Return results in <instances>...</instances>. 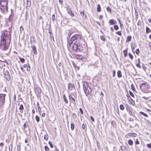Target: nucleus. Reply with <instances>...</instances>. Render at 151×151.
Listing matches in <instances>:
<instances>
[{"mask_svg":"<svg viewBox=\"0 0 151 151\" xmlns=\"http://www.w3.org/2000/svg\"><path fill=\"white\" fill-rule=\"evenodd\" d=\"M81 39V36L78 34H75L72 36L71 38L69 41V44L70 46H71V45L73 43V45L77 44L80 43V40Z\"/></svg>","mask_w":151,"mask_h":151,"instance_id":"f257e3e1","label":"nucleus"},{"mask_svg":"<svg viewBox=\"0 0 151 151\" xmlns=\"http://www.w3.org/2000/svg\"><path fill=\"white\" fill-rule=\"evenodd\" d=\"M8 2L6 1L0 0V10L2 13L8 12Z\"/></svg>","mask_w":151,"mask_h":151,"instance_id":"f03ea898","label":"nucleus"},{"mask_svg":"<svg viewBox=\"0 0 151 151\" xmlns=\"http://www.w3.org/2000/svg\"><path fill=\"white\" fill-rule=\"evenodd\" d=\"M83 88L84 93L86 96L91 94L92 89L88 86L87 82H83Z\"/></svg>","mask_w":151,"mask_h":151,"instance_id":"7ed1b4c3","label":"nucleus"},{"mask_svg":"<svg viewBox=\"0 0 151 151\" xmlns=\"http://www.w3.org/2000/svg\"><path fill=\"white\" fill-rule=\"evenodd\" d=\"M143 86H145L144 87V93H148L151 91V87L149 84L142 83L140 86V89H141L142 87Z\"/></svg>","mask_w":151,"mask_h":151,"instance_id":"20e7f679","label":"nucleus"},{"mask_svg":"<svg viewBox=\"0 0 151 151\" xmlns=\"http://www.w3.org/2000/svg\"><path fill=\"white\" fill-rule=\"evenodd\" d=\"M0 49L4 51H5L8 49V47L6 45V40L1 38L0 40Z\"/></svg>","mask_w":151,"mask_h":151,"instance_id":"39448f33","label":"nucleus"},{"mask_svg":"<svg viewBox=\"0 0 151 151\" xmlns=\"http://www.w3.org/2000/svg\"><path fill=\"white\" fill-rule=\"evenodd\" d=\"M79 45V43L77 44H75V45H72L73 50L77 52H80L83 49V47Z\"/></svg>","mask_w":151,"mask_h":151,"instance_id":"423d86ee","label":"nucleus"},{"mask_svg":"<svg viewBox=\"0 0 151 151\" xmlns=\"http://www.w3.org/2000/svg\"><path fill=\"white\" fill-rule=\"evenodd\" d=\"M6 95L0 93V108L2 107L5 102V97Z\"/></svg>","mask_w":151,"mask_h":151,"instance_id":"0eeeda50","label":"nucleus"},{"mask_svg":"<svg viewBox=\"0 0 151 151\" xmlns=\"http://www.w3.org/2000/svg\"><path fill=\"white\" fill-rule=\"evenodd\" d=\"M10 35V32L9 31H5L1 37V38L6 39V37H9Z\"/></svg>","mask_w":151,"mask_h":151,"instance_id":"6e6552de","label":"nucleus"},{"mask_svg":"<svg viewBox=\"0 0 151 151\" xmlns=\"http://www.w3.org/2000/svg\"><path fill=\"white\" fill-rule=\"evenodd\" d=\"M4 74L5 77L6 79L8 81H9L10 79V77L9 75V72L8 71L6 70V71L4 72Z\"/></svg>","mask_w":151,"mask_h":151,"instance_id":"1a4fd4ad","label":"nucleus"},{"mask_svg":"<svg viewBox=\"0 0 151 151\" xmlns=\"http://www.w3.org/2000/svg\"><path fill=\"white\" fill-rule=\"evenodd\" d=\"M35 90L36 94H39L41 93V90L39 88H35Z\"/></svg>","mask_w":151,"mask_h":151,"instance_id":"9d476101","label":"nucleus"},{"mask_svg":"<svg viewBox=\"0 0 151 151\" xmlns=\"http://www.w3.org/2000/svg\"><path fill=\"white\" fill-rule=\"evenodd\" d=\"M116 22L113 19H111L109 21V23L111 25L115 24H116Z\"/></svg>","mask_w":151,"mask_h":151,"instance_id":"9b49d317","label":"nucleus"},{"mask_svg":"<svg viewBox=\"0 0 151 151\" xmlns=\"http://www.w3.org/2000/svg\"><path fill=\"white\" fill-rule=\"evenodd\" d=\"M68 13L72 17L74 16V14L70 9H67Z\"/></svg>","mask_w":151,"mask_h":151,"instance_id":"f8f14e48","label":"nucleus"},{"mask_svg":"<svg viewBox=\"0 0 151 151\" xmlns=\"http://www.w3.org/2000/svg\"><path fill=\"white\" fill-rule=\"evenodd\" d=\"M68 88L70 90H72L74 88L73 85L70 83L68 85Z\"/></svg>","mask_w":151,"mask_h":151,"instance_id":"ddd939ff","label":"nucleus"},{"mask_svg":"<svg viewBox=\"0 0 151 151\" xmlns=\"http://www.w3.org/2000/svg\"><path fill=\"white\" fill-rule=\"evenodd\" d=\"M37 107L38 111H39V113L40 114V113L41 112V108H40V106L39 103L38 102H37Z\"/></svg>","mask_w":151,"mask_h":151,"instance_id":"4468645a","label":"nucleus"},{"mask_svg":"<svg viewBox=\"0 0 151 151\" xmlns=\"http://www.w3.org/2000/svg\"><path fill=\"white\" fill-rule=\"evenodd\" d=\"M75 57H76V58H77V59H79V60L82 59L83 58L82 56L81 55H76Z\"/></svg>","mask_w":151,"mask_h":151,"instance_id":"2eb2a0df","label":"nucleus"},{"mask_svg":"<svg viewBox=\"0 0 151 151\" xmlns=\"http://www.w3.org/2000/svg\"><path fill=\"white\" fill-rule=\"evenodd\" d=\"M118 77L119 78H120L122 76V75L121 71L120 70H118L117 73Z\"/></svg>","mask_w":151,"mask_h":151,"instance_id":"dca6fc26","label":"nucleus"},{"mask_svg":"<svg viewBox=\"0 0 151 151\" xmlns=\"http://www.w3.org/2000/svg\"><path fill=\"white\" fill-rule=\"evenodd\" d=\"M127 50L128 49L127 48L125 50L123 51V53L125 57H126L127 55Z\"/></svg>","mask_w":151,"mask_h":151,"instance_id":"f3484780","label":"nucleus"},{"mask_svg":"<svg viewBox=\"0 0 151 151\" xmlns=\"http://www.w3.org/2000/svg\"><path fill=\"white\" fill-rule=\"evenodd\" d=\"M81 15L85 19L87 18L86 15L84 14L83 12H82L80 13Z\"/></svg>","mask_w":151,"mask_h":151,"instance_id":"a211bd4d","label":"nucleus"},{"mask_svg":"<svg viewBox=\"0 0 151 151\" xmlns=\"http://www.w3.org/2000/svg\"><path fill=\"white\" fill-rule=\"evenodd\" d=\"M132 39V37L131 36H128L127 37L126 40V42H129L131 41Z\"/></svg>","mask_w":151,"mask_h":151,"instance_id":"6ab92c4d","label":"nucleus"},{"mask_svg":"<svg viewBox=\"0 0 151 151\" xmlns=\"http://www.w3.org/2000/svg\"><path fill=\"white\" fill-rule=\"evenodd\" d=\"M139 113L146 117H148V115L146 114L143 112L140 111L139 112Z\"/></svg>","mask_w":151,"mask_h":151,"instance_id":"aec40b11","label":"nucleus"},{"mask_svg":"<svg viewBox=\"0 0 151 151\" xmlns=\"http://www.w3.org/2000/svg\"><path fill=\"white\" fill-rule=\"evenodd\" d=\"M97 11L99 12L101 11V6L99 4L97 5Z\"/></svg>","mask_w":151,"mask_h":151,"instance_id":"412c9836","label":"nucleus"},{"mask_svg":"<svg viewBox=\"0 0 151 151\" xmlns=\"http://www.w3.org/2000/svg\"><path fill=\"white\" fill-rule=\"evenodd\" d=\"M107 11L110 14L111 13V9L109 7H107L106 8Z\"/></svg>","mask_w":151,"mask_h":151,"instance_id":"4be33fe9","label":"nucleus"},{"mask_svg":"<svg viewBox=\"0 0 151 151\" xmlns=\"http://www.w3.org/2000/svg\"><path fill=\"white\" fill-rule=\"evenodd\" d=\"M128 143L130 145H131L133 144V142L132 140H129L128 141Z\"/></svg>","mask_w":151,"mask_h":151,"instance_id":"5701e85b","label":"nucleus"},{"mask_svg":"<svg viewBox=\"0 0 151 151\" xmlns=\"http://www.w3.org/2000/svg\"><path fill=\"white\" fill-rule=\"evenodd\" d=\"M150 32V29L147 27H146V32L147 33H149Z\"/></svg>","mask_w":151,"mask_h":151,"instance_id":"b1692460","label":"nucleus"},{"mask_svg":"<svg viewBox=\"0 0 151 151\" xmlns=\"http://www.w3.org/2000/svg\"><path fill=\"white\" fill-rule=\"evenodd\" d=\"M63 98L64 101L67 104L68 103V101L65 95L63 96Z\"/></svg>","mask_w":151,"mask_h":151,"instance_id":"393cba45","label":"nucleus"},{"mask_svg":"<svg viewBox=\"0 0 151 151\" xmlns=\"http://www.w3.org/2000/svg\"><path fill=\"white\" fill-rule=\"evenodd\" d=\"M70 126H71L70 128H71V130H73L74 129V124L73 123H72L71 124Z\"/></svg>","mask_w":151,"mask_h":151,"instance_id":"a878e982","label":"nucleus"},{"mask_svg":"<svg viewBox=\"0 0 151 151\" xmlns=\"http://www.w3.org/2000/svg\"><path fill=\"white\" fill-rule=\"evenodd\" d=\"M19 59L20 61L22 63H24L25 61V60L24 58H21V57H19Z\"/></svg>","mask_w":151,"mask_h":151,"instance_id":"bb28decb","label":"nucleus"},{"mask_svg":"<svg viewBox=\"0 0 151 151\" xmlns=\"http://www.w3.org/2000/svg\"><path fill=\"white\" fill-rule=\"evenodd\" d=\"M35 119L37 122H38L40 121V118L38 116H36Z\"/></svg>","mask_w":151,"mask_h":151,"instance_id":"cd10ccee","label":"nucleus"},{"mask_svg":"<svg viewBox=\"0 0 151 151\" xmlns=\"http://www.w3.org/2000/svg\"><path fill=\"white\" fill-rule=\"evenodd\" d=\"M120 108L121 110H123L124 109V107L123 105L121 104L120 106Z\"/></svg>","mask_w":151,"mask_h":151,"instance_id":"c85d7f7f","label":"nucleus"},{"mask_svg":"<svg viewBox=\"0 0 151 151\" xmlns=\"http://www.w3.org/2000/svg\"><path fill=\"white\" fill-rule=\"evenodd\" d=\"M114 27L115 30H117L119 29V27L117 25H114Z\"/></svg>","mask_w":151,"mask_h":151,"instance_id":"c756f323","label":"nucleus"},{"mask_svg":"<svg viewBox=\"0 0 151 151\" xmlns=\"http://www.w3.org/2000/svg\"><path fill=\"white\" fill-rule=\"evenodd\" d=\"M48 137L47 135V134H45L44 135V139L46 140H48Z\"/></svg>","mask_w":151,"mask_h":151,"instance_id":"7c9ffc66","label":"nucleus"},{"mask_svg":"<svg viewBox=\"0 0 151 151\" xmlns=\"http://www.w3.org/2000/svg\"><path fill=\"white\" fill-rule=\"evenodd\" d=\"M70 102L73 103L74 104L75 103V100L73 98L71 99L70 100Z\"/></svg>","mask_w":151,"mask_h":151,"instance_id":"2f4dec72","label":"nucleus"},{"mask_svg":"<svg viewBox=\"0 0 151 151\" xmlns=\"http://www.w3.org/2000/svg\"><path fill=\"white\" fill-rule=\"evenodd\" d=\"M131 87L132 89V90H133L134 91L135 90L134 86L133 84H132L131 85Z\"/></svg>","mask_w":151,"mask_h":151,"instance_id":"473e14b6","label":"nucleus"},{"mask_svg":"<svg viewBox=\"0 0 151 151\" xmlns=\"http://www.w3.org/2000/svg\"><path fill=\"white\" fill-rule=\"evenodd\" d=\"M128 55H129V57L132 60L133 59V57L132 56V55L130 53H129Z\"/></svg>","mask_w":151,"mask_h":151,"instance_id":"72a5a7b5","label":"nucleus"},{"mask_svg":"<svg viewBox=\"0 0 151 151\" xmlns=\"http://www.w3.org/2000/svg\"><path fill=\"white\" fill-rule=\"evenodd\" d=\"M31 47L33 51L35 50H36V47L35 45H32Z\"/></svg>","mask_w":151,"mask_h":151,"instance_id":"f704fd0d","label":"nucleus"},{"mask_svg":"<svg viewBox=\"0 0 151 151\" xmlns=\"http://www.w3.org/2000/svg\"><path fill=\"white\" fill-rule=\"evenodd\" d=\"M19 109H20V110H22L23 109H24V107H23V105L21 104L20 105V106L19 108Z\"/></svg>","mask_w":151,"mask_h":151,"instance_id":"c9c22d12","label":"nucleus"},{"mask_svg":"<svg viewBox=\"0 0 151 151\" xmlns=\"http://www.w3.org/2000/svg\"><path fill=\"white\" fill-rule=\"evenodd\" d=\"M129 93L130 94V95L132 96V97H134V95L133 93L131 91H129Z\"/></svg>","mask_w":151,"mask_h":151,"instance_id":"e433bc0d","label":"nucleus"},{"mask_svg":"<svg viewBox=\"0 0 151 151\" xmlns=\"http://www.w3.org/2000/svg\"><path fill=\"white\" fill-rule=\"evenodd\" d=\"M139 49H137L135 51V52L137 54H138L139 53Z\"/></svg>","mask_w":151,"mask_h":151,"instance_id":"4c0bfd02","label":"nucleus"},{"mask_svg":"<svg viewBox=\"0 0 151 151\" xmlns=\"http://www.w3.org/2000/svg\"><path fill=\"white\" fill-rule=\"evenodd\" d=\"M100 37V38H101V39L103 41H104L105 40V38H104V37L103 36H101Z\"/></svg>","mask_w":151,"mask_h":151,"instance_id":"58836bf2","label":"nucleus"},{"mask_svg":"<svg viewBox=\"0 0 151 151\" xmlns=\"http://www.w3.org/2000/svg\"><path fill=\"white\" fill-rule=\"evenodd\" d=\"M48 143H49V145H50L51 148H52L53 147V146L52 145V143H51V142H48Z\"/></svg>","mask_w":151,"mask_h":151,"instance_id":"ea45409f","label":"nucleus"},{"mask_svg":"<svg viewBox=\"0 0 151 151\" xmlns=\"http://www.w3.org/2000/svg\"><path fill=\"white\" fill-rule=\"evenodd\" d=\"M58 65L60 67V68H59V69L60 70L61 68H62V65L61 63H60L59 64H58Z\"/></svg>","mask_w":151,"mask_h":151,"instance_id":"a19ab883","label":"nucleus"},{"mask_svg":"<svg viewBox=\"0 0 151 151\" xmlns=\"http://www.w3.org/2000/svg\"><path fill=\"white\" fill-rule=\"evenodd\" d=\"M27 67V70L28 71H29L30 70V67L29 64H28V65Z\"/></svg>","mask_w":151,"mask_h":151,"instance_id":"79ce46f5","label":"nucleus"},{"mask_svg":"<svg viewBox=\"0 0 151 151\" xmlns=\"http://www.w3.org/2000/svg\"><path fill=\"white\" fill-rule=\"evenodd\" d=\"M112 72H113V76H112L113 77H114L115 76V73H116L115 71V70H113V71H112Z\"/></svg>","mask_w":151,"mask_h":151,"instance_id":"37998d69","label":"nucleus"},{"mask_svg":"<svg viewBox=\"0 0 151 151\" xmlns=\"http://www.w3.org/2000/svg\"><path fill=\"white\" fill-rule=\"evenodd\" d=\"M45 151H49V148L47 146H45Z\"/></svg>","mask_w":151,"mask_h":151,"instance_id":"c03bdc74","label":"nucleus"},{"mask_svg":"<svg viewBox=\"0 0 151 151\" xmlns=\"http://www.w3.org/2000/svg\"><path fill=\"white\" fill-rule=\"evenodd\" d=\"M147 146L148 148H151V143L147 144Z\"/></svg>","mask_w":151,"mask_h":151,"instance_id":"a18cd8bd","label":"nucleus"},{"mask_svg":"<svg viewBox=\"0 0 151 151\" xmlns=\"http://www.w3.org/2000/svg\"><path fill=\"white\" fill-rule=\"evenodd\" d=\"M116 33L119 35H121V32L120 31H117L116 32Z\"/></svg>","mask_w":151,"mask_h":151,"instance_id":"49530a36","label":"nucleus"},{"mask_svg":"<svg viewBox=\"0 0 151 151\" xmlns=\"http://www.w3.org/2000/svg\"><path fill=\"white\" fill-rule=\"evenodd\" d=\"M135 144H139V142L138 140V139H136V141L135 142Z\"/></svg>","mask_w":151,"mask_h":151,"instance_id":"de8ad7c7","label":"nucleus"},{"mask_svg":"<svg viewBox=\"0 0 151 151\" xmlns=\"http://www.w3.org/2000/svg\"><path fill=\"white\" fill-rule=\"evenodd\" d=\"M135 134V135H136V134H135V133H129L128 134V135H129V136H130L131 135L132 136L133 134Z\"/></svg>","mask_w":151,"mask_h":151,"instance_id":"09e8293b","label":"nucleus"},{"mask_svg":"<svg viewBox=\"0 0 151 151\" xmlns=\"http://www.w3.org/2000/svg\"><path fill=\"white\" fill-rule=\"evenodd\" d=\"M59 2L60 5H62L63 3V0H59Z\"/></svg>","mask_w":151,"mask_h":151,"instance_id":"8fccbe9b","label":"nucleus"},{"mask_svg":"<svg viewBox=\"0 0 151 151\" xmlns=\"http://www.w3.org/2000/svg\"><path fill=\"white\" fill-rule=\"evenodd\" d=\"M55 15L54 14H53L52 15V20L53 21H54V20H55Z\"/></svg>","mask_w":151,"mask_h":151,"instance_id":"3c124183","label":"nucleus"},{"mask_svg":"<svg viewBox=\"0 0 151 151\" xmlns=\"http://www.w3.org/2000/svg\"><path fill=\"white\" fill-rule=\"evenodd\" d=\"M127 97L128 100H131L132 101H133V100L131 99L129 96L127 95Z\"/></svg>","mask_w":151,"mask_h":151,"instance_id":"603ef678","label":"nucleus"},{"mask_svg":"<svg viewBox=\"0 0 151 151\" xmlns=\"http://www.w3.org/2000/svg\"><path fill=\"white\" fill-rule=\"evenodd\" d=\"M129 120L130 121L133 122L134 121V119L132 118H129Z\"/></svg>","mask_w":151,"mask_h":151,"instance_id":"864d4df0","label":"nucleus"},{"mask_svg":"<svg viewBox=\"0 0 151 151\" xmlns=\"http://www.w3.org/2000/svg\"><path fill=\"white\" fill-rule=\"evenodd\" d=\"M23 127H22V128L23 129H25L26 127V123H24L23 125Z\"/></svg>","mask_w":151,"mask_h":151,"instance_id":"5fc2aeb1","label":"nucleus"},{"mask_svg":"<svg viewBox=\"0 0 151 151\" xmlns=\"http://www.w3.org/2000/svg\"><path fill=\"white\" fill-rule=\"evenodd\" d=\"M79 110H80L81 113L82 114H83V110H82V109L81 108H80L79 109Z\"/></svg>","mask_w":151,"mask_h":151,"instance_id":"6e6d98bb","label":"nucleus"},{"mask_svg":"<svg viewBox=\"0 0 151 151\" xmlns=\"http://www.w3.org/2000/svg\"><path fill=\"white\" fill-rule=\"evenodd\" d=\"M136 65L138 68H141V66L140 65L139 63H138V64H136Z\"/></svg>","mask_w":151,"mask_h":151,"instance_id":"4d7b16f0","label":"nucleus"},{"mask_svg":"<svg viewBox=\"0 0 151 151\" xmlns=\"http://www.w3.org/2000/svg\"><path fill=\"white\" fill-rule=\"evenodd\" d=\"M23 28L22 26H21L20 28V31H22L23 30Z\"/></svg>","mask_w":151,"mask_h":151,"instance_id":"13d9d810","label":"nucleus"},{"mask_svg":"<svg viewBox=\"0 0 151 151\" xmlns=\"http://www.w3.org/2000/svg\"><path fill=\"white\" fill-rule=\"evenodd\" d=\"M121 149L122 150V151H124V150L125 149H126V148L125 147H123V148H122V147H121Z\"/></svg>","mask_w":151,"mask_h":151,"instance_id":"bf43d9fd","label":"nucleus"},{"mask_svg":"<svg viewBox=\"0 0 151 151\" xmlns=\"http://www.w3.org/2000/svg\"><path fill=\"white\" fill-rule=\"evenodd\" d=\"M142 67L143 68V69H144V70H145L146 68V66H145V65H144V64H143Z\"/></svg>","mask_w":151,"mask_h":151,"instance_id":"052dcab7","label":"nucleus"},{"mask_svg":"<svg viewBox=\"0 0 151 151\" xmlns=\"http://www.w3.org/2000/svg\"><path fill=\"white\" fill-rule=\"evenodd\" d=\"M34 51V53L35 54V55H37V50H34L33 51Z\"/></svg>","mask_w":151,"mask_h":151,"instance_id":"680f3d73","label":"nucleus"},{"mask_svg":"<svg viewBox=\"0 0 151 151\" xmlns=\"http://www.w3.org/2000/svg\"><path fill=\"white\" fill-rule=\"evenodd\" d=\"M91 121L93 122H94V118L91 116Z\"/></svg>","mask_w":151,"mask_h":151,"instance_id":"e2e57ef3","label":"nucleus"},{"mask_svg":"<svg viewBox=\"0 0 151 151\" xmlns=\"http://www.w3.org/2000/svg\"><path fill=\"white\" fill-rule=\"evenodd\" d=\"M27 4H31V1H29L28 0H27Z\"/></svg>","mask_w":151,"mask_h":151,"instance_id":"0e129e2a","label":"nucleus"},{"mask_svg":"<svg viewBox=\"0 0 151 151\" xmlns=\"http://www.w3.org/2000/svg\"><path fill=\"white\" fill-rule=\"evenodd\" d=\"M143 98L144 99H145L146 100H148V97H146L145 96H143Z\"/></svg>","mask_w":151,"mask_h":151,"instance_id":"69168bd1","label":"nucleus"},{"mask_svg":"<svg viewBox=\"0 0 151 151\" xmlns=\"http://www.w3.org/2000/svg\"><path fill=\"white\" fill-rule=\"evenodd\" d=\"M4 145V144L2 142L0 143V146H3Z\"/></svg>","mask_w":151,"mask_h":151,"instance_id":"338daca9","label":"nucleus"},{"mask_svg":"<svg viewBox=\"0 0 151 151\" xmlns=\"http://www.w3.org/2000/svg\"><path fill=\"white\" fill-rule=\"evenodd\" d=\"M149 46L150 47L151 49V42H150L149 43Z\"/></svg>","mask_w":151,"mask_h":151,"instance_id":"774afa93","label":"nucleus"}]
</instances>
